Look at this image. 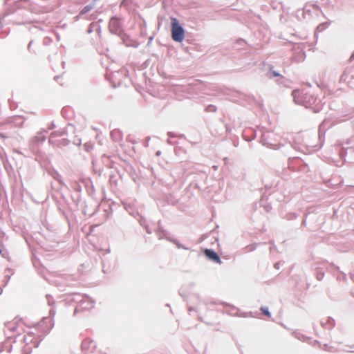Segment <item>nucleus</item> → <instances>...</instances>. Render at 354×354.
Segmentation results:
<instances>
[{"label":"nucleus","mask_w":354,"mask_h":354,"mask_svg":"<svg viewBox=\"0 0 354 354\" xmlns=\"http://www.w3.org/2000/svg\"><path fill=\"white\" fill-rule=\"evenodd\" d=\"M292 96L295 103L301 104L306 107H310L315 104L317 99L308 93H304L303 91L296 90L292 91Z\"/></svg>","instance_id":"1"},{"label":"nucleus","mask_w":354,"mask_h":354,"mask_svg":"<svg viewBox=\"0 0 354 354\" xmlns=\"http://www.w3.org/2000/svg\"><path fill=\"white\" fill-rule=\"evenodd\" d=\"M171 37L174 41L181 42L185 38L184 28L179 24L176 18H171Z\"/></svg>","instance_id":"2"},{"label":"nucleus","mask_w":354,"mask_h":354,"mask_svg":"<svg viewBox=\"0 0 354 354\" xmlns=\"http://www.w3.org/2000/svg\"><path fill=\"white\" fill-rule=\"evenodd\" d=\"M76 298L73 300L78 302V306L75 309L74 313L76 314L80 309L90 310L93 308L95 301L88 296H81L80 295H75Z\"/></svg>","instance_id":"3"},{"label":"nucleus","mask_w":354,"mask_h":354,"mask_svg":"<svg viewBox=\"0 0 354 354\" xmlns=\"http://www.w3.org/2000/svg\"><path fill=\"white\" fill-rule=\"evenodd\" d=\"M109 28L111 33L117 35H121L123 32L120 21L117 17H113L110 19Z\"/></svg>","instance_id":"4"},{"label":"nucleus","mask_w":354,"mask_h":354,"mask_svg":"<svg viewBox=\"0 0 354 354\" xmlns=\"http://www.w3.org/2000/svg\"><path fill=\"white\" fill-rule=\"evenodd\" d=\"M82 348L86 353H93L95 350L96 344L94 341L86 339L82 342Z\"/></svg>","instance_id":"5"},{"label":"nucleus","mask_w":354,"mask_h":354,"mask_svg":"<svg viewBox=\"0 0 354 354\" xmlns=\"http://www.w3.org/2000/svg\"><path fill=\"white\" fill-rule=\"evenodd\" d=\"M204 252L206 257H208V259L221 263L219 256L214 250L210 249H206Z\"/></svg>","instance_id":"6"},{"label":"nucleus","mask_w":354,"mask_h":354,"mask_svg":"<svg viewBox=\"0 0 354 354\" xmlns=\"http://www.w3.org/2000/svg\"><path fill=\"white\" fill-rule=\"evenodd\" d=\"M97 1H98V0H93L90 4L84 7V8L81 10L80 14L84 15V14L88 12L89 11H91V10H93V8H95V3Z\"/></svg>","instance_id":"7"},{"label":"nucleus","mask_w":354,"mask_h":354,"mask_svg":"<svg viewBox=\"0 0 354 354\" xmlns=\"http://www.w3.org/2000/svg\"><path fill=\"white\" fill-rule=\"evenodd\" d=\"M327 123H328V122L324 120L319 125V140H322V136L324 135L325 129L326 128H328Z\"/></svg>","instance_id":"8"},{"label":"nucleus","mask_w":354,"mask_h":354,"mask_svg":"<svg viewBox=\"0 0 354 354\" xmlns=\"http://www.w3.org/2000/svg\"><path fill=\"white\" fill-rule=\"evenodd\" d=\"M46 140V137L41 134V132L38 133V134L34 138V142H42Z\"/></svg>","instance_id":"9"},{"label":"nucleus","mask_w":354,"mask_h":354,"mask_svg":"<svg viewBox=\"0 0 354 354\" xmlns=\"http://www.w3.org/2000/svg\"><path fill=\"white\" fill-rule=\"evenodd\" d=\"M62 136V133L61 131H54L53 132L50 136V139H49V142L53 143V139L55 137H59Z\"/></svg>","instance_id":"10"},{"label":"nucleus","mask_w":354,"mask_h":354,"mask_svg":"<svg viewBox=\"0 0 354 354\" xmlns=\"http://www.w3.org/2000/svg\"><path fill=\"white\" fill-rule=\"evenodd\" d=\"M261 310L262 311V313L266 315V316H268V317H270V313L268 310V308H265V307H261Z\"/></svg>","instance_id":"11"},{"label":"nucleus","mask_w":354,"mask_h":354,"mask_svg":"<svg viewBox=\"0 0 354 354\" xmlns=\"http://www.w3.org/2000/svg\"><path fill=\"white\" fill-rule=\"evenodd\" d=\"M269 75H270V77H278V76H280V74L278 72H277V71L270 70V71L269 73Z\"/></svg>","instance_id":"12"},{"label":"nucleus","mask_w":354,"mask_h":354,"mask_svg":"<svg viewBox=\"0 0 354 354\" xmlns=\"http://www.w3.org/2000/svg\"><path fill=\"white\" fill-rule=\"evenodd\" d=\"M94 27H97V30L99 31L100 30V28H98V26L97 24H94V23H92L91 25H90V27H89V29L88 30V32L90 33L92 32V28H94Z\"/></svg>","instance_id":"13"},{"label":"nucleus","mask_w":354,"mask_h":354,"mask_svg":"<svg viewBox=\"0 0 354 354\" xmlns=\"http://www.w3.org/2000/svg\"><path fill=\"white\" fill-rule=\"evenodd\" d=\"M326 24H319L317 28V30L318 31H322L325 28H326Z\"/></svg>","instance_id":"14"},{"label":"nucleus","mask_w":354,"mask_h":354,"mask_svg":"<svg viewBox=\"0 0 354 354\" xmlns=\"http://www.w3.org/2000/svg\"><path fill=\"white\" fill-rule=\"evenodd\" d=\"M173 242L176 245V246L178 247V248H183V249H185L187 250V248L183 246L179 242H178L176 240H174L173 241Z\"/></svg>","instance_id":"15"},{"label":"nucleus","mask_w":354,"mask_h":354,"mask_svg":"<svg viewBox=\"0 0 354 354\" xmlns=\"http://www.w3.org/2000/svg\"><path fill=\"white\" fill-rule=\"evenodd\" d=\"M207 110L208 111H216V107L213 105H210L207 108Z\"/></svg>","instance_id":"16"},{"label":"nucleus","mask_w":354,"mask_h":354,"mask_svg":"<svg viewBox=\"0 0 354 354\" xmlns=\"http://www.w3.org/2000/svg\"><path fill=\"white\" fill-rule=\"evenodd\" d=\"M274 267L276 269H277V270H278V269H279V268H280V263H279V262H277V263H274Z\"/></svg>","instance_id":"17"},{"label":"nucleus","mask_w":354,"mask_h":354,"mask_svg":"<svg viewBox=\"0 0 354 354\" xmlns=\"http://www.w3.org/2000/svg\"><path fill=\"white\" fill-rule=\"evenodd\" d=\"M75 189L77 191H80V189H81L80 185L79 184L76 183V187H75Z\"/></svg>","instance_id":"18"},{"label":"nucleus","mask_w":354,"mask_h":354,"mask_svg":"<svg viewBox=\"0 0 354 354\" xmlns=\"http://www.w3.org/2000/svg\"><path fill=\"white\" fill-rule=\"evenodd\" d=\"M32 41H31L28 44V50H30V48H32Z\"/></svg>","instance_id":"19"},{"label":"nucleus","mask_w":354,"mask_h":354,"mask_svg":"<svg viewBox=\"0 0 354 354\" xmlns=\"http://www.w3.org/2000/svg\"><path fill=\"white\" fill-rule=\"evenodd\" d=\"M32 41H31L28 44V50H30V48H32Z\"/></svg>","instance_id":"20"},{"label":"nucleus","mask_w":354,"mask_h":354,"mask_svg":"<svg viewBox=\"0 0 354 354\" xmlns=\"http://www.w3.org/2000/svg\"><path fill=\"white\" fill-rule=\"evenodd\" d=\"M323 275H324L323 274H318V276H317L318 279L321 280L322 279V277H323Z\"/></svg>","instance_id":"21"},{"label":"nucleus","mask_w":354,"mask_h":354,"mask_svg":"<svg viewBox=\"0 0 354 354\" xmlns=\"http://www.w3.org/2000/svg\"><path fill=\"white\" fill-rule=\"evenodd\" d=\"M55 124H52L50 125V127H49V129H54V128H55Z\"/></svg>","instance_id":"22"},{"label":"nucleus","mask_w":354,"mask_h":354,"mask_svg":"<svg viewBox=\"0 0 354 354\" xmlns=\"http://www.w3.org/2000/svg\"><path fill=\"white\" fill-rule=\"evenodd\" d=\"M351 278L354 281V274H351Z\"/></svg>","instance_id":"23"},{"label":"nucleus","mask_w":354,"mask_h":354,"mask_svg":"<svg viewBox=\"0 0 354 354\" xmlns=\"http://www.w3.org/2000/svg\"><path fill=\"white\" fill-rule=\"evenodd\" d=\"M351 278L354 281V274H351Z\"/></svg>","instance_id":"24"},{"label":"nucleus","mask_w":354,"mask_h":354,"mask_svg":"<svg viewBox=\"0 0 354 354\" xmlns=\"http://www.w3.org/2000/svg\"><path fill=\"white\" fill-rule=\"evenodd\" d=\"M160 151H158L156 152V156H160Z\"/></svg>","instance_id":"25"},{"label":"nucleus","mask_w":354,"mask_h":354,"mask_svg":"<svg viewBox=\"0 0 354 354\" xmlns=\"http://www.w3.org/2000/svg\"><path fill=\"white\" fill-rule=\"evenodd\" d=\"M117 133V131H112V132H111V135L113 136V135H114V134H115V133Z\"/></svg>","instance_id":"26"},{"label":"nucleus","mask_w":354,"mask_h":354,"mask_svg":"<svg viewBox=\"0 0 354 354\" xmlns=\"http://www.w3.org/2000/svg\"><path fill=\"white\" fill-rule=\"evenodd\" d=\"M354 59V53L351 57V59Z\"/></svg>","instance_id":"27"},{"label":"nucleus","mask_w":354,"mask_h":354,"mask_svg":"<svg viewBox=\"0 0 354 354\" xmlns=\"http://www.w3.org/2000/svg\"><path fill=\"white\" fill-rule=\"evenodd\" d=\"M0 138H4V136L1 133H0Z\"/></svg>","instance_id":"28"},{"label":"nucleus","mask_w":354,"mask_h":354,"mask_svg":"<svg viewBox=\"0 0 354 354\" xmlns=\"http://www.w3.org/2000/svg\"><path fill=\"white\" fill-rule=\"evenodd\" d=\"M147 233H151V232L149 231V230L147 228Z\"/></svg>","instance_id":"29"}]
</instances>
